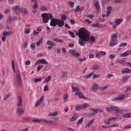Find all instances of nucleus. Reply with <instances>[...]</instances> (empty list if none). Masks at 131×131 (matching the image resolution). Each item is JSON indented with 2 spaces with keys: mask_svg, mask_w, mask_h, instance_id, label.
<instances>
[{
  "mask_svg": "<svg viewBox=\"0 0 131 131\" xmlns=\"http://www.w3.org/2000/svg\"><path fill=\"white\" fill-rule=\"evenodd\" d=\"M76 35L78 36L80 38L79 39V43L81 46H85L86 45V41L90 39V34L88 30H85L84 28H81L79 30L78 32H76Z\"/></svg>",
  "mask_w": 131,
  "mask_h": 131,
  "instance_id": "nucleus-1",
  "label": "nucleus"
},
{
  "mask_svg": "<svg viewBox=\"0 0 131 131\" xmlns=\"http://www.w3.org/2000/svg\"><path fill=\"white\" fill-rule=\"evenodd\" d=\"M42 18V21L44 23H48L50 20H51L50 25L52 27H56V26L58 24V19L57 18H54L53 15L51 13H42L41 14Z\"/></svg>",
  "mask_w": 131,
  "mask_h": 131,
  "instance_id": "nucleus-2",
  "label": "nucleus"
},
{
  "mask_svg": "<svg viewBox=\"0 0 131 131\" xmlns=\"http://www.w3.org/2000/svg\"><path fill=\"white\" fill-rule=\"evenodd\" d=\"M15 72H16L17 82L18 85L19 86H22L23 84L22 83V78H21V75H20V72L19 71V70H16Z\"/></svg>",
  "mask_w": 131,
  "mask_h": 131,
  "instance_id": "nucleus-3",
  "label": "nucleus"
},
{
  "mask_svg": "<svg viewBox=\"0 0 131 131\" xmlns=\"http://www.w3.org/2000/svg\"><path fill=\"white\" fill-rule=\"evenodd\" d=\"M25 112V111H24V109H23L21 107H20V106H18L16 108V114L18 116H21L24 114V113Z\"/></svg>",
  "mask_w": 131,
  "mask_h": 131,
  "instance_id": "nucleus-4",
  "label": "nucleus"
},
{
  "mask_svg": "<svg viewBox=\"0 0 131 131\" xmlns=\"http://www.w3.org/2000/svg\"><path fill=\"white\" fill-rule=\"evenodd\" d=\"M111 109H112V110H113L114 111H116V114L121 113V110L119 109V108H118L117 106L112 105L111 106Z\"/></svg>",
  "mask_w": 131,
  "mask_h": 131,
  "instance_id": "nucleus-5",
  "label": "nucleus"
},
{
  "mask_svg": "<svg viewBox=\"0 0 131 131\" xmlns=\"http://www.w3.org/2000/svg\"><path fill=\"white\" fill-rule=\"evenodd\" d=\"M17 107H22V104H23V101H22V97H21V96H18L17 97Z\"/></svg>",
  "mask_w": 131,
  "mask_h": 131,
  "instance_id": "nucleus-6",
  "label": "nucleus"
},
{
  "mask_svg": "<svg viewBox=\"0 0 131 131\" xmlns=\"http://www.w3.org/2000/svg\"><path fill=\"white\" fill-rule=\"evenodd\" d=\"M125 99V95H121L117 97H114L113 98V101H119L120 100H124Z\"/></svg>",
  "mask_w": 131,
  "mask_h": 131,
  "instance_id": "nucleus-7",
  "label": "nucleus"
},
{
  "mask_svg": "<svg viewBox=\"0 0 131 131\" xmlns=\"http://www.w3.org/2000/svg\"><path fill=\"white\" fill-rule=\"evenodd\" d=\"M97 90H99V86L97 83H94L91 88V91L93 93H95V92H97Z\"/></svg>",
  "mask_w": 131,
  "mask_h": 131,
  "instance_id": "nucleus-8",
  "label": "nucleus"
},
{
  "mask_svg": "<svg viewBox=\"0 0 131 131\" xmlns=\"http://www.w3.org/2000/svg\"><path fill=\"white\" fill-rule=\"evenodd\" d=\"M38 63H40V64H44V65H48V63L45 59H39L38 60Z\"/></svg>",
  "mask_w": 131,
  "mask_h": 131,
  "instance_id": "nucleus-9",
  "label": "nucleus"
},
{
  "mask_svg": "<svg viewBox=\"0 0 131 131\" xmlns=\"http://www.w3.org/2000/svg\"><path fill=\"white\" fill-rule=\"evenodd\" d=\"M64 24H65V23L63 21V20L58 19V20L57 21V25L58 27H62L64 26Z\"/></svg>",
  "mask_w": 131,
  "mask_h": 131,
  "instance_id": "nucleus-10",
  "label": "nucleus"
},
{
  "mask_svg": "<svg viewBox=\"0 0 131 131\" xmlns=\"http://www.w3.org/2000/svg\"><path fill=\"white\" fill-rule=\"evenodd\" d=\"M76 95H77V96H78L79 98H83V99H85V97L84 96H83V94H82V93L80 92V91L79 92H76Z\"/></svg>",
  "mask_w": 131,
  "mask_h": 131,
  "instance_id": "nucleus-11",
  "label": "nucleus"
},
{
  "mask_svg": "<svg viewBox=\"0 0 131 131\" xmlns=\"http://www.w3.org/2000/svg\"><path fill=\"white\" fill-rule=\"evenodd\" d=\"M78 117V115H77V114H75L73 115L72 117H71L70 119V121H75V120H76V119H77Z\"/></svg>",
  "mask_w": 131,
  "mask_h": 131,
  "instance_id": "nucleus-12",
  "label": "nucleus"
},
{
  "mask_svg": "<svg viewBox=\"0 0 131 131\" xmlns=\"http://www.w3.org/2000/svg\"><path fill=\"white\" fill-rule=\"evenodd\" d=\"M12 34H13V32L12 31H4L3 33V35H5V36H10Z\"/></svg>",
  "mask_w": 131,
  "mask_h": 131,
  "instance_id": "nucleus-13",
  "label": "nucleus"
},
{
  "mask_svg": "<svg viewBox=\"0 0 131 131\" xmlns=\"http://www.w3.org/2000/svg\"><path fill=\"white\" fill-rule=\"evenodd\" d=\"M13 10H14L16 13H19L20 12V6H16L12 7Z\"/></svg>",
  "mask_w": 131,
  "mask_h": 131,
  "instance_id": "nucleus-14",
  "label": "nucleus"
},
{
  "mask_svg": "<svg viewBox=\"0 0 131 131\" xmlns=\"http://www.w3.org/2000/svg\"><path fill=\"white\" fill-rule=\"evenodd\" d=\"M58 114H59V113H58V111H55L53 113H49L48 114V115L49 116H50V117L53 116L54 117H55V116H57Z\"/></svg>",
  "mask_w": 131,
  "mask_h": 131,
  "instance_id": "nucleus-15",
  "label": "nucleus"
},
{
  "mask_svg": "<svg viewBox=\"0 0 131 131\" xmlns=\"http://www.w3.org/2000/svg\"><path fill=\"white\" fill-rule=\"evenodd\" d=\"M107 11H106V16H109L112 11L111 10V6H108L106 8Z\"/></svg>",
  "mask_w": 131,
  "mask_h": 131,
  "instance_id": "nucleus-16",
  "label": "nucleus"
},
{
  "mask_svg": "<svg viewBox=\"0 0 131 131\" xmlns=\"http://www.w3.org/2000/svg\"><path fill=\"white\" fill-rule=\"evenodd\" d=\"M128 72L131 73V70H129V69H127V68L124 69L122 71V74H124V73H128Z\"/></svg>",
  "mask_w": 131,
  "mask_h": 131,
  "instance_id": "nucleus-17",
  "label": "nucleus"
},
{
  "mask_svg": "<svg viewBox=\"0 0 131 131\" xmlns=\"http://www.w3.org/2000/svg\"><path fill=\"white\" fill-rule=\"evenodd\" d=\"M110 45L111 47H113V46H115V45H117V41H116V40H115L112 39L110 41Z\"/></svg>",
  "mask_w": 131,
  "mask_h": 131,
  "instance_id": "nucleus-18",
  "label": "nucleus"
},
{
  "mask_svg": "<svg viewBox=\"0 0 131 131\" xmlns=\"http://www.w3.org/2000/svg\"><path fill=\"white\" fill-rule=\"evenodd\" d=\"M46 45L48 46H50L52 47H54L55 46V42H53L51 40H48L46 42Z\"/></svg>",
  "mask_w": 131,
  "mask_h": 131,
  "instance_id": "nucleus-19",
  "label": "nucleus"
},
{
  "mask_svg": "<svg viewBox=\"0 0 131 131\" xmlns=\"http://www.w3.org/2000/svg\"><path fill=\"white\" fill-rule=\"evenodd\" d=\"M94 121H95V120L94 119H92L88 123L86 124V127H89V126H91L94 123Z\"/></svg>",
  "mask_w": 131,
  "mask_h": 131,
  "instance_id": "nucleus-20",
  "label": "nucleus"
},
{
  "mask_svg": "<svg viewBox=\"0 0 131 131\" xmlns=\"http://www.w3.org/2000/svg\"><path fill=\"white\" fill-rule=\"evenodd\" d=\"M94 6L96 7L97 10L100 9V4L98 2H95Z\"/></svg>",
  "mask_w": 131,
  "mask_h": 131,
  "instance_id": "nucleus-21",
  "label": "nucleus"
},
{
  "mask_svg": "<svg viewBox=\"0 0 131 131\" xmlns=\"http://www.w3.org/2000/svg\"><path fill=\"white\" fill-rule=\"evenodd\" d=\"M121 22H122V19L121 18H118L115 21V23L117 25H120Z\"/></svg>",
  "mask_w": 131,
  "mask_h": 131,
  "instance_id": "nucleus-22",
  "label": "nucleus"
},
{
  "mask_svg": "<svg viewBox=\"0 0 131 131\" xmlns=\"http://www.w3.org/2000/svg\"><path fill=\"white\" fill-rule=\"evenodd\" d=\"M95 74V72H92L91 73L87 75L84 76V78H89V77H92V75H94Z\"/></svg>",
  "mask_w": 131,
  "mask_h": 131,
  "instance_id": "nucleus-23",
  "label": "nucleus"
},
{
  "mask_svg": "<svg viewBox=\"0 0 131 131\" xmlns=\"http://www.w3.org/2000/svg\"><path fill=\"white\" fill-rule=\"evenodd\" d=\"M72 89L73 92H76V91H77V92H79L80 91L79 88H78V87L75 88L73 86H72Z\"/></svg>",
  "mask_w": 131,
  "mask_h": 131,
  "instance_id": "nucleus-24",
  "label": "nucleus"
},
{
  "mask_svg": "<svg viewBox=\"0 0 131 131\" xmlns=\"http://www.w3.org/2000/svg\"><path fill=\"white\" fill-rule=\"evenodd\" d=\"M81 109H82L81 107V105H78V104L76 105V110L77 111H79L80 110H81Z\"/></svg>",
  "mask_w": 131,
  "mask_h": 131,
  "instance_id": "nucleus-25",
  "label": "nucleus"
},
{
  "mask_svg": "<svg viewBox=\"0 0 131 131\" xmlns=\"http://www.w3.org/2000/svg\"><path fill=\"white\" fill-rule=\"evenodd\" d=\"M117 35H118V33L114 34L112 37V39L113 40H116V39H117Z\"/></svg>",
  "mask_w": 131,
  "mask_h": 131,
  "instance_id": "nucleus-26",
  "label": "nucleus"
},
{
  "mask_svg": "<svg viewBox=\"0 0 131 131\" xmlns=\"http://www.w3.org/2000/svg\"><path fill=\"white\" fill-rule=\"evenodd\" d=\"M92 70H98L99 69V66L95 64L92 67Z\"/></svg>",
  "mask_w": 131,
  "mask_h": 131,
  "instance_id": "nucleus-27",
  "label": "nucleus"
},
{
  "mask_svg": "<svg viewBox=\"0 0 131 131\" xmlns=\"http://www.w3.org/2000/svg\"><path fill=\"white\" fill-rule=\"evenodd\" d=\"M82 109H86L88 107H89V104L88 103H83V105H81Z\"/></svg>",
  "mask_w": 131,
  "mask_h": 131,
  "instance_id": "nucleus-28",
  "label": "nucleus"
},
{
  "mask_svg": "<svg viewBox=\"0 0 131 131\" xmlns=\"http://www.w3.org/2000/svg\"><path fill=\"white\" fill-rule=\"evenodd\" d=\"M49 124H51L52 125H57V122L55 121H49Z\"/></svg>",
  "mask_w": 131,
  "mask_h": 131,
  "instance_id": "nucleus-29",
  "label": "nucleus"
},
{
  "mask_svg": "<svg viewBox=\"0 0 131 131\" xmlns=\"http://www.w3.org/2000/svg\"><path fill=\"white\" fill-rule=\"evenodd\" d=\"M109 86L108 85H105L104 87L99 86L98 87V90H100V91H104L105 89H107Z\"/></svg>",
  "mask_w": 131,
  "mask_h": 131,
  "instance_id": "nucleus-30",
  "label": "nucleus"
},
{
  "mask_svg": "<svg viewBox=\"0 0 131 131\" xmlns=\"http://www.w3.org/2000/svg\"><path fill=\"white\" fill-rule=\"evenodd\" d=\"M10 97V94L8 93L6 95L5 97L3 99L4 102H7L8 101V98Z\"/></svg>",
  "mask_w": 131,
  "mask_h": 131,
  "instance_id": "nucleus-31",
  "label": "nucleus"
},
{
  "mask_svg": "<svg viewBox=\"0 0 131 131\" xmlns=\"http://www.w3.org/2000/svg\"><path fill=\"white\" fill-rule=\"evenodd\" d=\"M123 117H125L126 118H130L131 117V113L124 114L123 115Z\"/></svg>",
  "mask_w": 131,
  "mask_h": 131,
  "instance_id": "nucleus-32",
  "label": "nucleus"
},
{
  "mask_svg": "<svg viewBox=\"0 0 131 131\" xmlns=\"http://www.w3.org/2000/svg\"><path fill=\"white\" fill-rule=\"evenodd\" d=\"M40 43H42V38H40L39 40L36 42L37 46H39Z\"/></svg>",
  "mask_w": 131,
  "mask_h": 131,
  "instance_id": "nucleus-33",
  "label": "nucleus"
},
{
  "mask_svg": "<svg viewBox=\"0 0 131 131\" xmlns=\"http://www.w3.org/2000/svg\"><path fill=\"white\" fill-rule=\"evenodd\" d=\"M52 79V77L51 76H49L44 81V82H49L50 80Z\"/></svg>",
  "mask_w": 131,
  "mask_h": 131,
  "instance_id": "nucleus-34",
  "label": "nucleus"
},
{
  "mask_svg": "<svg viewBox=\"0 0 131 131\" xmlns=\"http://www.w3.org/2000/svg\"><path fill=\"white\" fill-rule=\"evenodd\" d=\"M67 16H66V15H63L61 16V21H65V20H67Z\"/></svg>",
  "mask_w": 131,
  "mask_h": 131,
  "instance_id": "nucleus-35",
  "label": "nucleus"
},
{
  "mask_svg": "<svg viewBox=\"0 0 131 131\" xmlns=\"http://www.w3.org/2000/svg\"><path fill=\"white\" fill-rule=\"evenodd\" d=\"M91 26L92 27H94V28H100V27L99 26V24H92L91 25Z\"/></svg>",
  "mask_w": 131,
  "mask_h": 131,
  "instance_id": "nucleus-36",
  "label": "nucleus"
},
{
  "mask_svg": "<svg viewBox=\"0 0 131 131\" xmlns=\"http://www.w3.org/2000/svg\"><path fill=\"white\" fill-rule=\"evenodd\" d=\"M101 112H103V110H101L100 108H96L95 110V113H96V114L98 113H101Z\"/></svg>",
  "mask_w": 131,
  "mask_h": 131,
  "instance_id": "nucleus-37",
  "label": "nucleus"
},
{
  "mask_svg": "<svg viewBox=\"0 0 131 131\" xmlns=\"http://www.w3.org/2000/svg\"><path fill=\"white\" fill-rule=\"evenodd\" d=\"M68 73L67 72H63L61 74L62 78H64L66 76H67Z\"/></svg>",
  "mask_w": 131,
  "mask_h": 131,
  "instance_id": "nucleus-38",
  "label": "nucleus"
},
{
  "mask_svg": "<svg viewBox=\"0 0 131 131\" xmlns=\"http://www.w3.org/2000/svg\"><path fill=\"white\" fill-rule=\"evenodd\" d=\"M38 6V3L37 2H35L34 4V5L32 6V8L35 10L37 8Z\"/></svg>",
  "mask_w": 131,
  "mask_h": 131,
  "instance_id": "nucleus-39",
  "label": "nucleus"
},
{
  "mask_svg": "<svg viewBox=\"0 0 131 131\" xmlns=\"http://www.w3.org/2000/svg\"><path fill=\"white\" fill-rule=\"evenodd\" d=\"M68 4L71 8H73L74 7V2H69Z\"/></svg>",
  "mask_w": 131,
  "mask_h": 131,
  "instance_id": "nucleus-40",
  "label": "nucleus"
},
{
  "mask_svg": "<svg viewBox=\"0 0 131 131\" xmlns=\"http://www.w3.org/2000/svg\"><path fill=\"white\" fill-rule=\"evenodd\" d=\"M82 121H83V118L80 119L77 122V124H81L82 123Z\"/></svg>",
  "mask_w": 131,
  "mask_h": 131,
  "instance_id": "nucleus-41",
  "label": "nucleus"
},
{
  "mask_svg": "<svg viewBox=\"0 0 131 131\" xmlns=\"http://www.w3.org/2000/svg\"><path fill=\"white\" fill-rule=\"evenodd\" d=\"M104 122L106 125H110V121H109V119L105 120Z\"/></svg>",
  "mask_w": 131,
  "mask_h": 131,
  "instance_id": "nucleus-42",
  "label": "nucleus"
},
{
  "mask_svg": "<svg viewBox=\"0 0 131 131\" xmlns=\"http://www.w3.org/2000/svg\"><path fill=\"white\" fill-rule=\"evenodd\" d=\"M64 102H65V103H66V102H67L68 101V95H65V94L64 95Z\"/></svg>",
  "mask_w": 131,
  "mask_h": 131,
  "instance_id": "nucleus-43",
  "label": "nucleus"
},
{
  "mask_svg": "<svg viewBox=\"0 0 131 131\" xmlns=\"http://www.w3.org/2000/svg\"><path fill=\"white\" fill-rule=\"evenodd\" d=\"M21 12L23 13V14H27V10L25 8H23L21 10Z\"/></svg>",
  "mask_w": 131,
  "mask_h": 131,
  "instance_id": "nucleus-44",
  "label": "nucleus"
},
{
  "mask_svg": "<svg viewBox=\"0 0 131 131\" xmlns=\"http://www.w3.org/2000/svg\"><path fill=\"white\" fill-rule=\"evenodd\" d=\"M128 55V53H127V52H126L120 54V56H121L122 57H126V56H127Z\"/></svg>",
  "mask_w": 131,
  "mask_h": 131,
  "instance_id": "nucleus-45",
  "label": "nucleus"
},
{
  "mask_svg": "<svg viewBox=\"0 0 131 131\" xmlns=\"http://www.w3.org/2000/svg\"><path fill=\"white\" fill-rule=\"evenodd\" d=\"M41 101H40L39 100H37V102L35 103V106L36 107H38V106H39V105H40V104H41Z\"/></svg>",
  "mask_w": 131,
  "mask_h": 131,
  "instance_id": "nucleus-46",
  "label": "nucleus"
},
{
  "mask_svg": "<svg viewBox=\"0 0 131 131\" xmlns=\"http://www.w3.org/2000/svg\"><path fill=\"white\" fill-rule=\"evenodd\" d=\"M42 67H43V66L42 64H39V66H38L37 68V70L38 71H39L40 70V69H41V68H42Z\"/></svg>",
  "mask_w": 131,
  "mask_h": 131,
  "instance_id": "nucleus-47",
  "label": "nucleus"
},
{
  "mask_svg": "<svg viewBox=\"0 0 131 131\" xmlns=\"http://www.w3.org/2000/svg\"><path fill=\"white\" fill-rule=\"evenodd\" d=\"M79 10H80V6L79 5H78L76 7V9H74V11L78 13V12H79Z\"/></svg>",
  "mask_w": 131,
  "mask_h": 131,
  "instance_id": "nucleus-48",
  "label": "nucleus"
},
{
  "mask_svg": "<svg viewBox=\"0 0 131 131\" xmlns=\"http://www.w3.org/2000/svg\"><path fill=\"white\" fill-rule=\"evenodd\" d=\"M41 119H33L32 121L33 122H41Z\"/></svg>",
  "mask_w": 131,
  "mask_h": 131,
  "instance_id": "nucleus-49",
  "label": "nucleus"
},
{
  "mask_svg": "<svg viewBox=\"0 0 131 131\" xmlns=\"http://www.w3.org/2000/svg\"><path fill=\"white\" fill-rule=\"evenodd\" d=\"M69 34L70 35H71V37H75V36L74 35V33L72 32V31H69Z\"/></svg>",
  "mask_w": 131,
  "mask_h": 131,
  "instance_id": "nucleus-50",
  "label": "nucleus"
},
{
  "mask_svg": "<svg viewBox=\"0 0 131 131\" xmlns=\"http://www.w3.org/2000/svg\"><path fill=\"white\" fill-rule=\"evenodd\" d=\"M127 128H131V124L123 127V129H127Z\"/></svg>",
  "mask_w": 131,
  "mask_h": 131,
  "instance_id": "nucleus-51",
  "label": "nucleus"
},
{
  "mask_svg": "<svg viewBox=\"0 0 131 131\" xmlns=\"http://www.w3.org/2000/svg\"><path fill=\"white\" fill-rule=\"evenodd\" d=\"M31 48L32 50H35V43H33L31 45Z\"/></svg>",
  "mask_w": 131,
  "mask_h": 131,
  "instance_id": "nucleus-52",
  "label": "nucleus"
},
{
  "mask_svg": "<svg viewBox=\"0 0 131 131\" xmlns=\"http://www.w3.org/2000/svg\"><path fill=\"white\" fill-rule=\"evenodd\" d=\"M69 53L70 54H73V55L76 53V51L72 49L69 51Z\"/></svg>",
  "mask_w": 131,
  "mask_h": 131,
  "instance_id": "nucleus-53",
  "label": "nucleus"
},
{
  "mask_svg": "<svg viewBox=\"0 0 131 131\" xmlns=\"http://www.w3.org/2000/svg\"><path fill=\"white\" fill-rule=\"evenodd\" d=\"M85 60H86V58H85V57H83L82 59H81V58L78 59V61L79 62H83V61H85Z\"/></svg>",
  "mask_w": 131,
  "mask_h": 131,
  "instance_id": "nucleus-54",
  "label": "nucleus"
},
{
  "mask_svg": "<svg viewBox=\"0 0 131 131\" xmlns=\"http://www.w3.org/2000/svg\"><path fill=\"white\" fill-rule=\"evenodd\" d=\"M89 57L90 59H93V58H95V55H94L92 53H90L89 55Z\"/></svg>",
  "mask_w": 131,
  "mask_h": 131,
  "instance_id": "nucleus-55",
  "label": "nucleus"
},
{
  "mask_svg": "<svg viewBox=\"0 0 131 131\" xmlns=\"http://www.w3.org/2000/svg\"><path fill=\"white\" fill-rule=\"evenodd\" d=\"M34 82L36 83L37 82H38V81H41V78H38V79H34Z\"/></svg>",
  "mask_w": 131,
  "mask_h": 131,
  "instance_id": "nucleus-56",
  "label": "nucleus"
},
{
  "mask_svg": "<svg viewBox=\"0 0 131 131\" xmlns=\"http://www.w3.org/2000/svg\"><path fill=\"white\" fill-rule=\"evenodd\" d=\"M112 120L113 121H115V120H116V118H115L114 117H111V118H109V121H112Z\"/></svg>",
  "mask_w": 131,
  "mask_h": 131,
  "instance_id": "nucleus-57",
  "label": "nucleus"
},
{
  "mask_svg": "<svg viewBox=\"0 0 131 131\" xmlns=\"http://www.w3.org/2000/svg\"><path fill=\"white\" fill-rule=\"evenodd\" d=\"M73 56H74L75 57H79V56H80V54H79V53L78 52H76L75 53L73 54Z\"/></svg>",
  "mask_w": 131,
  "mask_h": 131,
  "instance_id": "nucleus-58",
  "label": "nucleus"
},
{
  "mask_svg": "<svg viewBox=\"0 0 131 131\" xmlns=\"http://www.w3.org/2000/svg\"><path fill=\"white\" fill-rule=\"evenodd\" d=\"M43 100H45V96H43L41 97L38 101H39L41 103H42Z\"/></svg>",
  "mask_w": 131,
  "mask_h": 131,
  "instance_id": "nucleus-59",
  "label": "nucleus"
},
{
  "mask_svg": "<svg viewBox=\"0 0 131 131\" xmlns=\"http://www.w3.org/2000/svg\"><path fill=\"white\" fill-rule=\"evenodd\" d=\"M116 57V55L115 54H111L110 55V59H114V57Z\"/></svg>",
  "mask_w": 131,
  "mask_h": 131,
  "instance_id": "nucleus-60",
  "label": "nucleus"
},
{
  "mask_svg": "<svg viewBox=\"0 0 131 131\" xmlns=\"http://www.w3.org/2000/svg\"><path fill=\"white\" fill-rule=\"evenodd\" d=\"M127 78H128V76H124L123 77V79L122 80L124 82L126 81V79H127Z\"/></svg>",
  "mask_w": 131,
  "mask_h": 131,
  "instance_id": "nucleus-61",
  "label": "nucleus"
},
{
  "mask_svg": "<svg viewBox=\"0 0 131 131\" xmlns=\"http://www.w3.org/2000/svg\"><path fill=\"white\" fill-rule=\"evenodd\" d=\"M39 34V32L36 31L35 30L33 31V35H38V34Z\"/></svg>",
  "mask_w": 131,
  "mask_h": 131,
  "instance_id": "nucleus-62",
  "label": "nucleus"
},
{
  "mask_svg": "<svg viewBox=\"0 0 131 131\" xmlns=\"http://www.w3.org/2000/svg\"><path fill=\"white\" fill-rule=\"evenodd\" d=\"M124 46H127V43L126 42L122 43L120 45L119 47H124Z\"/></svg>",
  "mask_w": 131,
  "mask_h": 131,
  "instance_id": "nucleus-63",
  "label": "nucleus"
},
{
  "mask_svg": "<svg viewBox=\"0 0 131 131\" xmlns=\"http://www.w3.org/2000/svg\"><path fill=\"white\" fill-rule=\"evenodd\" d=\"M6 36L5 35H3L2 37V41L4 42L6 41Z\"/></svg>",
  "mask_w": 131,
  "mask_h": 131,
  "instance_id": "nucleus-64",
  "label": "nucleus"
}]
</instances>
